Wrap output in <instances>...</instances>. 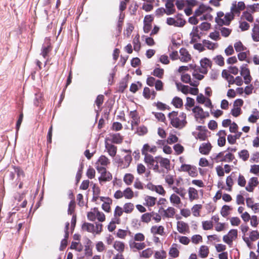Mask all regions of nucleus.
Returning <instances> with one entry per match:
<instances>
[{"mask_svg":"<svg viewBox=\"0 0 259 259\" xmlns=\"http://www.w3.org/2000/svg\"><path fill=\"white\" fill-rule=\"evenodd\" d=\"M168 117L170 124L176 128L182 129L187 124L186 114L184 112L181 113L178 116V112L172 111L169 113Z\"/></svg>","mask_w":259,"mask_h":259,"instance_id":"f257e3e1","label":"nucleus"},{"mask_svg":"<svg viewBox=\"0 0 259 259\" xmlns=\"http://www.w3.org/2000/svg\"><path fill=\"white\" fill-rule=\"evenodd\" d=\"M212 9L208 6L201 5L195 12L196 16L199 17L201 20H211L212 16L210 14Z\"/></svg>","mask_w":259,"mask_h":259,"instance_id":"f03ea898","label":"nucleus"},{"mask_svg":"<svg viewBox=\"0 0 259 259\" xmlns=\"http://www.w3.org/2000/svg\"><path fill=\"white\" fill-rule=\"evenodd\" d=\"M234 16L232 12H229L224 14L223 12H219L215 21L219 25H229L230 22L234 19Z\"/></svg>","mask_w":259,"mask_h":259,"instance_id":"7ed1b4c3","label":"nucleus"},{"mask_svg":"<svg viewBox=\"0 0 259 259\" xmlns=\"http://www.w3.org/2000/svg\"><path fill=\"white\" fill-rule=\"evenodd\" d=\"M144 161L149 165L150 168H152L156 172L161 171L159 167L162 166V157H157L154 159L153 156H148Z\"/></svg>","mask_w":259,"mask_h":259,"instance_id":"20e7f679","label":"nucleus"},{"mask_svg":"<svg viewBox=\"0 0 259 259\" xmlns=\"http://www.w3.org/2000/svg\"><path fill=\"white\" fill-rule=\"evenodd\" d=\"M125 152H129L130 153L125 155L123 159L120 158L119 156L116 157V162L118 163V167L121 168H127L132 160V157L131 154V151L130 150H124Z\"/></svg>","mask_w":259,"mask_h":259,"instance_id":"39448f33","label":"nucleus"},{"mask_svg":"<svg viewBox=\"0 0 259 259\" xmlns=\"http://www.w3.org/2000/svg\"><path fill=\"white\" fill-rule=\"evenodd\" d=\"M237 230L236 229H232L228 232L227 235L223 236V241L228 245H231L233 241L237 238Z\"/></svg>","mask_w":259,"mask_h":259,"instance_id":"423d86ee","label":"nucleus"},{"mask_svg":"<svg viewBox=\"0 0 259 259\" xmlns=\"http://www.w3.org/2000/svg\"><path fill=\"white\" fill-rule=\"evenodd\" d=\"M97 170L101 174V176L99 178L100 182L109 181L112 180V175L109 172H107L106 168L100 167L98 165Z\"/></svg>","mask_w":259,"mask_h":259,"instance_id":"0eeeda50","label":"nucleus"},{"mask_svg":"<svg viewBox=\"0 0 259 259\" xmlns=\"http://www.w3.org/2000/svg\"><path fill=\"white\" fill-rule=\"evenodd\" d=\"M166 23L168 25L174 26L175 27H183L186 23V21L183 19L177 17V19L172 17H168L166 20Z\"/></svg>","mask_w":259,"mask_h":259,"instance_id":"6e6552de","label":"nucleus"},{"mask_svg":"<svg viewBox=\"0 0 259 259\" xmlns=\"http://www.w3.org/2000/svg\"><path fill=\"white\" fill-rule=\"evenodd\" d=\"M245 8V5L243 2H234L231 7V12H232L234 16L235 14L239 15L241 11Z\"/></svg>","mask_w":259,"mask_h":259,"instance_id":"1a4fd4ad","label":"nucleus"},{"mask_svg":"<svg viewBox=\"0 0 259 259\" xmlns=\"http://www.w3.org/2000/svg\"><path fill=\"white\" fill-rule=\"evenodd\" d=\"M180 170L187 172L189 175L192 177H195L198 175L196 167L189 164H182L180 168Z\"/></svg>","mask_w":259,"mask_h":259,"instance_id":"9d476101","label":"nucleus"},{"mask_svg":"<svg viewBox=\"0 0 259 259\" xmlns=\"http://www.w3.org/2000/svg\"><path fill=\"white\" fill-rule=\"evenodd\" d=\"M194 117L197 121L202 120L208 116V113L205 112L199 106H195L192 109Z\"/></svg>","mask_w":259,"mask_h":259,"instance_id":"9b49d317","label":"nucleus"},{"mask_svg":"<svg viewBox=\"0 0 259 259\" xmlns=\"http://www.w3.org/2000/svg\"><path fill=\"white\" fill-rule=\"evenodd\" d=\"M243 239L244 242L246 243L247 246L250 247L251 242L259 239V232L256 230L252 231L249 233V237H244Z\"/></svg>","mask_w":259,"mask_h":259,"instance_id":"f8f14e48","label":"nucleus"},{"mask_svg":"<svg viewBox=\"0 0 259 259\" xmlns=\"http://www.w3.org/2000/svg\"><path fill=\"white\" fill-rule=\"evenodd\" d=\"M147 84L150 87L155 86L156 90H162V81L160 79H156L154 77L148 76L146 80Z\"/></svg>","mask_w":259,"mask_h":259,"instance_id":"ddd939ff","label":"nucleus"},{"mask_svg":"<svg viewBox=\"0 0 259 259\" xmlns=\"http://www.w3.org/2000/svg\"><path fill=\"white\" fill-rule=\"evenodd\" d=\"M199 193L201 194V196H202L203 194V191L202 190H197L193 187H189L188 190L189 200L192 202L195 200L198 199Z\"/></svg>","mask_w":259,"mask_h":259,"instance_id":"4468645a","label":"nucleus"},{"mask_svg":"<svg viewBox=\"0 0 259 259\" xmlns=\"http://www.w3.org/2000/svg\"><path fill=\"white\" fill-rule=\"evenodd\" d=\"M151 232L153 235V241L156 243H160V240L157 235H162V226H152L151 228Z\"/></svg>","mask_w":259,"mask_h":259,"instance_id":"2eb2a0df","label":"nucleus"},{"mask_svg":"<svg viewBox=\"0 0 259 259\" xmlns=\"http://www.w3.org/2000/svg\"><path fill=\"white\" fill-rule=\"evenodd\" d=\"M201 68L199 69V72L202 74H206L207 72V69L211 66V61L207 58H204L200 60Z\"/></svg>","mask_w":259,"mask_h":259,"instance_id":"dca6fc26","label":"nucleus"},{"mask_svg":"<svg viewBox=\"0 0 259 259\" xmlns=\"http://www.w3.org/2000/svg\"><path fill=\"white\" fill-rule=\"evenodd\" d=\"M129 116L132 119L131 127L132 130H133L134 126H137L140 123V117L137 110L130 111Z\"/></svg>","mask_w":259,"mask_h":259,"instance_id":"f3484780","label":"nucleus"},{"mask_svg":"<svg viewBox=\"0 0 259 259\" xmlns=\"http://www.w3.org/2000/svg\"><path fill=\"white\" fill-rule=\"evenodd\" d=\"M157 150L155 146L151 147L148 144H145L143 145L142 149L141 152L142 155L145 156L144 160L146 159L148 156H152L151 155L148 154V152L154 153Z\"/></svg>","mask_w":259,"mask_h":259,"instance_id":"a211bd4d","label":"nucleus"},{"mask_svg":"<svg viewBox=\"0 0 259 259\" xmlns=\"http://www.w3.org/2000/svg\"><path fill=\"white\" fill-rule=\"evenodd\" d=\"M178 231L182 234H186L190 233V229L188 224L183 221H178L177 223Z\"/></svg>","mask_w":259,"mask_h":259,"instance_id":"6ab92c4d","label":"nucleus"},{"mask_svg":"<svg viewBox=\"0 0 259 259\" xmlns=\"http://www.w3.org/2000/svg\"><path fill=\"white\" fill-rule=\"evenodd\" d=\"M211 144L209 142L202 143L199 146V151L203 155H208L212 149Z\"/></svg>","mask_w":259,"mask_h":259,"instance_id":"aec40b11","label":"nucleus"},{"mask_svg":"<svg viewBox=\"0 0 259 259\" xmlns=\"http://www.w3.org/2000/svg\"><path fill=\"white\" fill-rule=\"evenodd\" d=\"M179 59L183 62H188L191 59V56L189 52L185 48H182L180 50Z\"/></svg>","mask_w":259,"mask_h":259,"instance_id":"412c9836","label":"nucleus"},{"mask_svg":"<svg viewBox=\"0 0 259 259\" xmlns=\"http://www.w3.org/2000/svg\"><path fill=\"white\" fill-rule=\"evenodd\" d=\"M259 183L258 179L256 177H252L249 179L248 182L247 186L245 187L246 190L248 192H253L255 187H256Z\"/></svg>","mask_w":259,"mask_h":259,"instance_id":"4be33fe9","label":"nucleus"},{"mask_svg":"<svg viewBox=\"0 0 259 259\" xmlns=\"http://www.w3.org/2000/svg\"><path fill=\"white\" fill-rule=\"evenodd\" d=\"M174 1V0H166L165 9H163V11L167 15H171L175 12Z\"/></svg>","mask_w":259,"mask_h":259,"instance_id":"5701e85b","label":"nucleus"},{"mask_svg":"<svg viewBox=\"0 0 259 259\" xmlns=\"http://www.w3.org/2000/svg\"><path fill=\"white\" fill-rule=\"evenodd\" d=\"M123 212H124V211L121 207L119 206H116L115 207L114 211V217L113 218L115 220V223H117L118 224H120L121 220L120 217L123 214Z\"/></svg>","mask_w":259,"mask_h":259,"instance_id":"b1692460","label":"nucleus"},{"mask_svg":"<svg viewBox=\"0 0 259 259\" xmlns=\"http://www.w3.org/2000/svg\"><path fill=\"white\" fill-rule=\"evenodd\" d=\"M143 95L147 100H153L156 97V93L154 90H151L148 87H145L143 90Z\"/></svg>","mask_w":259,"mask_h":259,"instance_id":"393cba45","label":"nucleus"},{"mask_svg":"<svg viewBox=\"0 0 259 259\" xmlns=\"http://www.w3.org/2000/svg\"><path fill=\"white\" fill-rule=\"evenodd\" d=\"M110 163L109 159L105 155H101L96 163V168L98 165L100 167L105 168Z\"/></svg>","mask_w":259,"mask_h":259,"instance_id":"a878e982","label":"nucleus"},{"mask_svg":"<svg viewBox=\"0 0 259 259\" xmlns=\"http://www.w3.org/2000/svg\"><path fill=\"white\" fill-rule=\"evenodd\" d=\"M105 148L108 154L110 156H111L112 157H114L115 156L117 150V148L116 146L112 144L105 142Z\"/></svg>","mask_w":259,"mask_h":259,"instance_id":"bb28decb","label":"nucleus"},{"mask_svg":"<svg viewBox=\"0 0 259 259\" xmlns=\"http://www.w3.org/2000/svg\"><path fill=\"white\" fill-rule=\"evenodd\" d=\"M219 137L218 140V144L219 146L222 147L224 146L226 144V133L225 131H220L217 134Z\"/></svg>","mask_w":259,"mask_h":259,"instance_id":"cd10ccee","label":"nucleus"},{"mask_svg":"<svg viewBox=\"0 0 259 259\" xmlns=\"http://www.w3.org/2000/svg\"><path fill=\"white\" fill-rule=\"evenodd\" d=\"M129 246L131 249H136L137 250H142L146 247V244L144 242L138 243L133 240L129 241Z\"/></svg>","mask_w":259,"mask_h":259,"instance_id":"c85d7f7f","label":"nucleus"},{"mask_svg":"<svg viewBox=\"0 0 259 259\" xmlns=\"http://www.w3.org/2000/svg\"><path fill=\"white\" fill-rule=\"evenodd\" d=\"M113 247L116 250L118 251V253L122 254L125 249V244L122 241L116 240L114 242Z\"/></svg>","mask_w":259,"mask_h":259,"instance_id":"c756f323","label":"nucleus"},{"mask_svg":"<svg viewBox=\"0 0 259 259\" xmlns=\"http://www.w3.org/2000/svg\"><path fill=\"white\" fill-rule=\"evenodd\" d=\"M202 43L204 47L207 48L210 50H213L219 47V45L217 42H213L209 40L204 39Z\"/></svg>","mask_w":259,"mask_h":259,"instance_id":"7c9ffc66","label":"nucleus"},{"mask_svg":"<svg viewBox=\"0 0 259 259\" xmlns=\"http://www.w3.org/2000/svg\"><path fill=\"white\" fill-rule=\"evenodd\" d=\"M191 41L195 42L200 38L199 29L198 27H193L191 32L190 33Z\"/></svg>","mask_w":259,"mask_h":259,"instance_id":"2f4dec72","label":"nucleus"},{"mask_svg":"<svg viewBox=\"0 0 259 259\" xmlns=\"http://www.w3.org/2000/svg\"><path fill=\"white\" fill-rule=\"evenodd\" d=\"M111 142L114 144H120L123 140V137L119 133L111 135Z\"/></svg>","mask_w":259,"mask_h":259,"instance_id":"473e14b6","label":"nucleus"},{"mask_svg":"<svg viewBox=\"0 0 259 259\" xmlns=\"http://www.w3.org/2000/svg\"><path fill=\"white\" fill-rule=\"evenodd\" d=\"M81 228L82 230L90 233H95V225L90 223H84L82 225Z\"/></svg>","mask_w":259,"mask_h":259,"instance_id":"72a5a7b5","label":"nucleus"},{"mask_svg":"<svg viewBox=\"0 0 259 259\" xmlns=\"http://www.w3.org/2000/svg\"><path fill=\"white\" fill-rule=\"evenodd\" d=\"M241 19L245 21H247L249 22H252L254 20V18L251 13L246 10L242 13Z\"/></svg>","mask_w":259,"mask_h":259,"instance_id":"f704fd0d","label":"nucleus"},{"mask_svg":"<svg viewBox=\"0 0 259 259\" xmlns=\"http://www.w3.org/2000/svg\"><path fill=\"white\" fill-rule=\"evenodd\" d=\"M251 36L255 41H259V25L255 24L252 30Z\"/></svg>","mask_w":259,"mask_h":259,"instance_id":"c9c22d12","label":"nucleus"},{"mask_svg":"<svg viewBox=\"0 0 259 259\" xmlns=\"http://www.w3.org/2000/svg\"><path fill=\"white\" fill-rule=\"evenodd\" d=\"M181 80L183 82L185 83H189L190 85L193 87H196L198 85V82H191V76L188 74H182L181 75Z\"/></svg>","mask_w":259,"mask_h":259,"instance_id":"e433bc0d","label":"nucleus"},{"mask_svg":"<svg viewBox=\"0 0 259 259\" xmlns=\"http://www.w3.org/2000/svg\"><path fill=\"white\" fill-rule=\"evenodd\" d=\"M122 208L125 213L127 214L131 213L134 210L135 206L132 202H126L124 204Z\"/></svg>","mask_w":259,"mask_h":259,"instance_id":"4c0bfd02","label":"nucleus"},{"mask_svg":"<svg viewBox=\"0 0 259 259\" xmlns=\"http://www.w3.org/2000/svg\"><path fill=\"white\" fill-rule=\"evenodd\" d=\"M176 86L178 90L181 91L183 94L185 95L189 94V86L184 85L181 83H176Z\"/></svg>","mask_w":259,"mask_h":259,"instance_id":"58836bf2","label":"nucleus"},{"mask_svg":"<svg viewBox=\"0 0 259 259\" xmlns=\"http://www.w3.org/2000/svg\"><path fill=\"white\" fill-rule=\"evenodd\" d=\"M112 199H106V201L104 202L102 205V208L107 212H110L111 210L110 205L112 203Z\"/></svg>","mask_w":259,"mask_h":259,"instance_id":"ea45409f","label":"nucleus"},{"mask_svg":"<svg viewBox=\"0 0 259 259\" xmlns=\"http://www.w3.org/2000/svg\"><path fill=\"white\" fill-rule=\"evenodd\" d=\"M209 253L208 247L205 245H202L200 247L199 250V255L202 258H205L207 256Z\"/></svg>","mask_w":259,"mask_h":259,"instance_id":"a19ab883","label":"nucleus"},{"mask_svg":"<svg viewBox=\"0 0 259 259\" xmlns=\"http://www.w3.org/2000/svg\"><path fill=\"white\" fill-rule=\"evenodd\" d=\"M123 197L127 199H131L134 196V193L132 189L130 187L126 188L123 191Z\"/></svg>","mask_w":259,"mask_h":259,"instance_id":"79ce46f5","label":"nucleus"},{"mask_svg":"<svg viewBox=\"0 0 259 259\" xmlns=\"http://www.w3.org/2000/svg\"><path fill=\"white\" fill-rule=\"evenodd\" d=\"M246 11H249L251 14L259 12V4L255 3L248 5L246 7Z\"/></svg>","mask_w":259,"mask_h":259,"instance_id":"37998d69","label":"nucleus"},{"mask_svg":"<svg viewBox=\"0 0 259 259\" xmlns=\"http://www.w3.org/2000/svg\"><path fill=\"white\" fill-rule=\"evenodd\" d=\"M92 242L90 240H88V242L84 246V254L87 256H91L93 255L92 248L91 247Z\"/></svg>","mask_w":259,"mask_h":259,"instance_id":"c03bdc74","label":"nucleus"},{"mask_svg":"<svg viewBox=\"0 0 259 259\" xmlns=\"http://www.w3.org/2000/svg\"><path fill=\"white\" fill-rule=\"evenodd\" d=\"M134 176L131 174H126L123 178V181L127 185H130L133 182Z\"/></svg>","mask_w":259,"mask_h":259,"instance_id":"a18cd8bd","label":"nucleus"},{"mask_svg":"<svg viewBox=\"0 0 259 259\" xmlns=\"http://www.w3.org/2000/svg\"><path fill=\"white\" fill-rule=\"evenodd\" d=\"M174 172L170 171L169 174L166 175L165 177V182L169 185L171 186L173 184L174 182Z\"/></svg>","mask_w":259,"mask_h":259,"instance_id":"49530a36","label":"nucleus"},{"mask_svg":"<svg viewBox=\"0 0 259 259\" xmlns=\"http://www.w3.org/2000/svg\"><path fill=\"white\" fill-rule=\"evenodd\" d=\"M259 119V112L258 111L255 110V111L253 112V114H251L248 119L249 122L251 123H255L257 119Z\"/></svg>","mask_w":259,"mask_h":259,"instance_id":"de8ad7c7","label":"nucleus"},{"mask_svg":"<svg viewBox=\"0 0 259 259\" xmlns=\"http://www.w3.org/2000/svg\"><path fill=\"white\" fill-rule=\"evenodd\" d=\"M153 253V250L151 248H148L142 251L140 256L145 258H149Z\"/></svg>","mask_w":259,"mask_h":259,"instance_id":"09e8293b","label":"nucleus"},{"mask_svg":"<svg viewBox=\"0 0 259 259\" xmlns=\"http://www.w3.org/2000/svg\"><path fill=\"white\" fill-rule=\"evenodd\" d=\"M234 48L236 52H243L246 50V48L244 46L242 43L238 41L234 44Z\"/></svg>","mask_w":259,"mask_h":259,"instance_id":"8fccbe9b","label":"nucleus"},{"mask_svg":"<svg viewBox=\"0 0 259 259\" xmlns=\"http://www.w3.org/2000/svg\"><path fill=\"white\" fill-rule=\"evenodd\" d=\"M239 157L242 159L243 161H246L249 157V153L247 150H242L238 153Z\"/></svg>","mask_w":259,"mask_h":259,"instance_id":"3c124183","label":"nucleus"},{"mask_svg":"<svg viewBox=\"0 0 259 259\" xmlns=\"http://www.w3.org/2000/svg\"><path fill=\"white\" fill-rule=\"evenodd\" d=\"M70 248L75 249L78 252H80L82 250L83 246L79 242H72L70 246Z\"/></svg>","mask_w":259,"mask_h":259,"instance_id":"603ef678","label":"nucleus"},{"mask_svg":"<svg viewBox=\"0 0 259 259\" xmlns=\"http://www.w3.org/2000/svg\"><path fill=\"white\" fill-rule=\"evenodd\" d=\"M202 208V205L201 204H195L192 208V211L193 214L195 217L199 216V211Z\"/></svg>","mask_w":259,"mask_h":259,"instance_id":"864d4df0","label":"nucleus"},{"mask_svg":"<svg viewBox=\"0 0 259 259\" xmlns=\"http://www.w3.org/2000/svg\"><path fill=\"white\" fill-rule=\"evenodd\" d=\"M95 210L96 211V219H98V220L99 222H104L105 221V215L104 214L103 212L100 211L98 210V208L97 207H95Z\"/></svg>","mask_w":259,"mask_h":259,"instance_id":"5fc2aeb1","label":"nucleus"},{"mask_svg":"<svg viewBox=\"0 0 259 259\" xmlns=\"http://www.w3.org/2000/svg\"><path fill=\"white\" fill-rule=\"evenodd\" d=\"M172 103L176 108H180L183 105V100L179 97H175L172 101Z\"/></svg>","mask_w":259,"mask_h":259,"instance_id":"6e6d98bb","label":"nucleus"},{"mask_svg":"<svg viewBox=\"0 0 259 259\" xmlns=\"http://www.w3.org/2000/svg\"><path fill=\"white\" fill-rule=\"evenodd\" d=\"M208 36L210 39L214 41H218L221 39L220 32L217 31L210 32Z\"/></svg>","mask_w":259,"mask_h":259,"instance_id":"4d7b16f0","label":"nucleus"},{"mask_svg":"<svg viewBox=\"0 0 259 259\" xmlns=\"http://www.w3.org/2000/svg\"><path fill=\"white\" fill-rule=\"evenodd\" d=\"M128 233V231L119 229L117 230L116 236L121 239H125Z\"/></svg>","mask_w":259,"mask_h":259,"instance_id":"13d9d810","label":"nucleus"},{"mask_svg":"<svg viewBox=\"0 0 259 259\" xmlns=\"http://www.w3.org/2000/svg\"><path fill=\"white\" fill-rule=\"evenodd\" d=\"M203 229L204 230H210L213 227V224L211 221H205L202 223Z\"/></svg>","mask_w":259,"mask_h":259,"instance_id":"bf43d9fd","label":"nucleus"},{"mask_svg":"<svg viewBox=\"0 0 259 259\" xmlns=\"http://www.w3.org/2000/svg\"><path fill=\"white\" fill-rule=\"evenodd\" d=\"M134 49L135 51H139L141 48V44L139 36L135 37L133 40Z\"/></svg>","mask_w":259,"mask_h":259,"instance_id":"052dcab7","label":"nucleus"},{"mask_svg":"<svg viewBox=\"0 0 259 259\" xmlns=\"http://www.w3.org/2000/svg\"><path fill=\"white\" fill-rule=\"evenodd\" d=\"M104 100V96L103 95H99L97 96L95 103L98 107V109H100L101 106L103 104Z\"/></svg>","mask_w":259,"mask_h":259,"instance_id":"680f3d73","label":"nucleus"},{"mask_svg":"<svg viewBox=\"0 0 259 259\" xmlns=\"http://www.w3.org/2000/svg\"><path fill=\"white\" fill-rule=\"evenodd\" d=\"M213 60L217 64L220 66H224L225 64L224 59L221 55L217 56L215 57L214 58Z\"/></svg>","mask_w":259,"mask_h":259,"instance_id":"e2e57ef3","label":"nucleus"},{"mask_svg":"<svg viewBox=\"0 0 259 259\" xmlns=\"http://www.w3.org/2000/svg\"><path fill=\"white\" fill-rule=\"evenodd\" d=\"M96 211L95 210V207L93 209V211L88 212L87 213L88 219L90 221L94 222L96 219Z\"/></svg>","mask_w":259,"mask_h":259,"instance_id":"0e129e2a","label":"nucleus"},{"mask_svg":"<svg viewBox=\"0 0 259 259\" xmlns=\"http://www.w3.org/2000/svg\"><path fill=\"white\" fill-rule=\"evenodd\" d=\"M199 165L201 167L210 166L212 167V164H210L206 158L202 157L199 159Z\"/></svg>","mask_w":259,"mask_h":259,"instance_id":"69168bd1","label":"nucleus"},{"mask_svg":"<svg viewBox=\"0 0 259 259\" xmlns=\"http://www.w3.org/2000/svg\"><path fill=\"white\" fill-rule=\"evenodd\" d=\"M96 248L98 252H102L106 250V246L102 241H98L96 244Z\"/></svg>","mask_w":259,"mask_h":259,"instance_id":"338daca9","label":"nucleus"},{"mask_svg":"<svg viewBox=\"0 0 259 259\" xmlns=\"http://www.w3.org/2000/svg\"><path fill=\"white\" fill-rule=\"evenodd\" d=\"M148 132V129L145 126L142 125L137 128L136 133L139 136H144Z\"/></svg>","mask_w":259,"mask_h":259,"instance_id":"774afa93","label":"nucleus"}]
</instances>
